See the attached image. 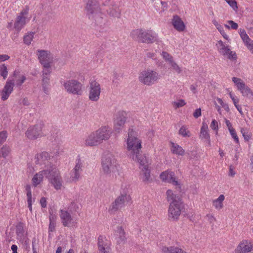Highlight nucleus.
Returning a JSON list of instances; mask_svg holds the SVG:
<instances>
[{
  "label": "nucleus",
  "instance_id": "ddd939ff",
  "mask_svg": "<svg viewBox=\"0 0 253 253\" xmlns=\"http://www.w3.org/2000/svg\"><path fill=\"white\" fill-rule=\"evenodd\" d=\"M42 128V124H36L31 126L25 132V135L29 139L35 140L43 135Z\"/></svg>",
  "mask_w": 253,
  "mask_h": 253
},
{
  "label": "nucleus",
  "instance_id": "bf43d9fd",
  "mask_svg": "<svg viewBox=\"0 0 253 253\" xmlns=\"http://www.w3.org/2000/svg\"><path fill=\"white\" fill-rule=\"evenodd\" d=\"M218 31L220 32V33L222 35V36L223 37L224 39L226 40H228L229 37L225 33L223 27L221 26L220 27L217 29Z\"/></svg>",
  "mask_w": 253,
  "mask_h": 253
},
{
  "label": "nucleus",
  "instance_id": "a211bd4d",
  "mask_svg": "<svg viewBox=\"0 0 253 253\" xmlns=\"http://www.w3.org/2000/svg\"><path fill=\"white\" fill-rule=\"evenodd\" d=\"M37 52L38 53L37 54L38 59L42 65H48V64L51 63L53 57L49 51L39 49L37 50Z\"/></svg>",
  "mask_w": 253,
  "mask_h": 253
},
{
  "label": "nucleus",
  "instance_id": "6e6552de",
  "mask_svg": "<svg viewBox=\"0 0 253 253\" xmlns=\"http://www.w3.org/2000/svg\"><path fill=\"white\" fill-rule=\"evenodd\" d=\"M66 91L69 93L80 95L82 94V84L74 79L60 82Z\"/></svg>",
  "mask_w": 253,
  "mask_h": 253
},
{
  "label": "nucleus",
  "instance_id": "39448f33",
  "mask_svg": "<svg viewBox=\"0 0 253 253\" xmlns=\"http://www.w3.org/2000/svg\"><path fill=\"white\" fill-rule=\"evenodd\" d=\"M167 196L168 201L170 202L168 211L169 217L172 220L177 219L181 213V200L173 193L171 190H167Z\"/></svg>",
  "mask_w": 253,
  "mask_h": 253
},
{
  "label": "nucleus",
  "instance_id": "ea45409f",
  "mask_svg": "<svg viewBox=\"0 0 253 253\" xmlns=\"http://www.w3.org/2000/svg\"><path fill=\"white\" fill-rule=\"evenodd\" d=\"M42 76L49 77L51 72V64H48V65H42Z\"/></svg>",
  "mask_w": 253,
  "mask_h": 253
},
{
  "label": "nucleus",
  "instance_id": "7c9ffc66",
  "mask_svg": "<svg viewBox=\"0 0 253 253\" xmlns=\"http://www.w3.org/2000/svg\"><path fill=\"white\" fill-rule=\"evenodd\" d=\"M171 152L177 155L183 156L184 154L185 150L177 144L171 142Z\"/></svg>",
  "mask_w": 253,
  "mask_h": 253
},
{
  "label": "nucleus",
  "instance_id": "13d9d810",
  "mask_svg": "<svg viewBox=\"0 0 253 253\" xmlns=\"http://www.w3.org/2000/svg\"><path fill=\"white\" fill-rule=\"evenodd\" d=\"M229 96L233 101L234 105L235 104H238L239 100L234 94H233L232 92H230Z\"/></svg>",
  "mask_w": 253,
  "mask_h": 253
},
{
  "label": "nucleus",
  "instance_id": "4468645a",
  "mask_svg": "<svg viewBox=\"0 0 253 253\" xmlns=\"http://www.w3.org/2000/svg\"><path fill=\"white\" fill-rule=\"evenodd\" d=\"M53 157L46 152H42L40 154H37L35 156V162L36 164L45 166V169H49L50 166H54L51 164V159Z\"/></svg>",
  "mask_w": 253,
  "mask_h": 253
},
{
  "label": "nucleus",
  "instance_id": "6e6d98bb",
  "mask_svg": "<svg viewBox=\"0 0 253 253\" xmlns=\"http://www.w3.org/2000/svg\"><path fill=\"white\" fill-rule=\"evenodd\" d=\"M29 7L28 6H26L25 8L20 12L18 16L25 17L24 16L28 15L29 13Z\"/></svg>",
  "mask_w": 253,
  "mask_h": 253
},
{
  "label": "nucleus",
  "instance_id": "a18cd8bd",
  "mask_svg": "<svg viewBox=\"0 0 253 253\" xmlns=\"http://www.w3.org/2000/svg\"><path fill=\"white\" fill-rule=\"evenodd\" d=\"M241 132L246 141H248L251 139V135L246 129L241 128Z\"/></svg>",
  "mask_w": 253,
  "mask_h": 253
},
{
  "label": "nucleus",
  "instance_id": "393cba45",
  "mask_svg": "<svg viewBox=\"0 0 253 253\" xmlns=\"http://www.w3.org/2000/svg\"><path fill=\"white\" fill-rule=\"evenodd\" d=\"M49 171V169H44L42 170L39 171L38 173L35 174L32 178V183L35 187L37 186L42 181L43 176L44 175L47 178V175Z\"/></svg>",
  "mask_w": 253,
  "mask_h": 253
},
{
  "label": "nucleus",
  "instance_id": "1a4fd4ad",
  "mask_svg": "<svg viewBox=\"0 0 253 253\" xmlns=\"http://www.w3.org/2000/svg\"><path fill=\"white\" fill-rule=\"evenodd\" d=\"M47 178L56 190L60 189L62 185V178L55 166H50Z\"/></svg>",
  "mask_w": 253,
  "mask_h": 253
},
{
  "label": "nucleus",
  "instance_id": "f3484780",
  "mask_svg": "<svg viewBox=\"0 0 253 253\" xmlns=\"http://www.w3.org/2000/svg\"><path fill=\"white\" fill-rule=\"evenodd\" d=\"M59 212L61 223L64 227H70L75 225L76 222L74 221L72 213L69 212L66 209H61Z\"/></svg>",
  "mask_w": 253,
  "mask_h": 253
},
{
  "label": "nucleus",
  "instance_id": "473e14b6",
  "mask_svg": "<svg viewBox=\"0 0 253 253\" xmlns=\"http://www.w3.org/2000/svg\"><path fill=\"white\" fill-rule=\"evenodd\" d=\"M108 14L110 16L119 18L121 16V10L117 6L112 7L107 10Z\"/></svg>",
  "mask_w": 253,
  "mask_h": 253
},
{
  "label": "nucleus",
  "instance_id": "a878e982",
  "mask_svg": "<svg viewBox=\"0 0 253 253\" xmlns=\"http://www.w3.org/2000/svg\"><path fill=\"white\" fill-rule=\"evenodd\" d=\"M111 242L106 239V237L100 235L98 238L97 245L99 251L109 250L111 249Z\"/></svg>",
  "mask_w": 253,
  "mask_h": 253
},
{
  "label": "nucleus",
  "instance_id": "3c124183",
  "mask_svg": "<svg viewBox=\"0 0 253 253\" xmlns=\"http://www.w3.org/2000/svg\"><path fill=\"white\" fill-rule=\"evenodd\" d=\"M42 85L49 86L50 78L49 77L42 76Z\"/></svg>",
  "mask_w": 253,
  "mask_h": 253
},
{
  "label": "nucleus",
  "instance_id": "9b49d317",
  "mask_svg": "<svg viewBox=\"0 0 253 253\" xmlns=\"http://www.w3.org/2000/svg\"><path fill=\"white\" fill-rule=\"evenodd\" d=\"M232 80L243 96L250 99L253 100V91L241 79L237 77H233Z\"/></svg>",
  "mask_w": 253,
  "mask_h": 253
},
{
  "label": "nucleus",
  "instance_id": "c85d7f7f",
  "mask_svg": "<svg viewBox=\"0 0 253 253\" xmlns=\"http://www.w3.org/2000/svg\"><path fill=\"white\" fill-rule=\"evenodd\" d=\"M26 17L17 16L14 24V28L17 31H20L24 27L26 24Z\"/></svg>",
  "mask_w": 253,
  "mask_h": 253
},
{
  "label": "nucleus",
  "instance_id": "412c9836",
  "mask_svg": "<svg viewBox=\"0 0 253 253\" xmlns=\"http://www.w3.org/2000/svg\"><path fill=\"white\" fill-rule=\"evenodd\" d=\"M140 165V169L143 171L142 178L144 182H148L150 178V171L148 169V162L146 158H142L140 160L136 161Z\"/></svg>",
  "mask_w": 253,
  "mask_h": 253
},
{
  "label": "nucleus",
  "instance_id": "f257e3e1",
  "mask_svg": "<svg viewBox=\"0 0 253 253\" xmlns=\"http://www.w3.org/2000/svg\"><path fill=\"white\" fill-rule=\"evenodd\" d=\"M141 141L134 135V131L132 129H129L128 138L127 139V149L129 156L134 161L140 160L142 158L141 152Z\"/></svg>",
  "mask_w": 253,
  "mask_h": 253
},
{
  "label": "nucleus",
  "instance_id": "5701e85b",
  "mask_svg": "<svg viewBox=\"0 0 253 253\" xmlns=\"http://www.w3.org/2000/svg\"><path fill=\"white\" fill-rule=\"evenodd\" d=\"M160 178L165 182L172 183L173 185H178L179 183L174 177V173L172 171L166 170L160 174Z\"/></svg>",
  "mask_w": 253,
  "mask_h": 253
},
{
  "label": "nucleus",
  "instance_id": "e433bc0d",
  "mask_svg": "<svg viewBox=\"0 0 253 253\" xmlns=\"http://www.w3.org/2000/svg\"><path fill=\"white\" fill-rule=\"evenodd\" d=\"M16 233L17 235L20 238L24 237V224L21 223H18L16 226Z\"/></svg>",
  "mask_w": 253,
  "mask_h": 253
},
{
  "label": "nucleus",
  "instance_id": "de8ad7c7",
  "mask_svg": "<svg viewBox=\"0 0 253 253\" xmlns=\"http://www.w3.org/2000/svg\"><path fill=\"white\" fill-rule=\"evenodd\" d=\"M229 131L230 132L231 135L232 136V137L234 139L235 141L237 143H238L239 142V138L238 137L235 129L234 128H233L232 129H229Z\"/></svg>",
  "mask_w": 253,
  "mask_h": 253
},
{
  "label": "nucleus",
  "instance_id": "49530a36",
  "mask_svg": "<svg viewBox=\"0 0 253 253\" xmlns=\"http://www.w3.org/2000/svg\"><path fill=\"white\" fill-rule=\"evenodd\" d=\"M7 137V132L5 130L0 132V146L3 143Z\"/></svg>",
  "mask_w": 253,
  "mask_h": 253
},
{
  "label": "nucleus",
  "instance_id": "cd10ccee",
  "mask_svg": "<svg viewBox=\"0 0 253 253\" xmlns=\"http://www.w3.org/2000/svg\"><path fill=\"white\" fill-rule=\"evenodd\" d=\"M172 23L174 28L178 31H183L185 29V25L183 22L177 15L173 16Z\"/></svg>",
  "mask_w": 253,
  "mask_h": 253
},
{
  "label": "nucleus",
  "instance_id": "603ef678",
  "mask_svg": "<svg viewBox=\"0 0 253 253\" xmlns=\"http://www.w3.org/2000/svg\"><path fill=\"white\" fill-rule=\"evenodd\" d=\"M26 79V78L25 76H24V75L21 76V77H20V79H18L16 81V85L17 86H21L23 84V83L25 82Z\"/></svg>",
  "mask_w": 253,
  "mask_h": 253
},
{
  "label": "nucleus",
  "instance_id": "7ed1b4c3",
  "mask_svg": "<svg viewBox=\"0 0 253 253\" xmlns=\"http://www.w3.org/2000/svg\"><path fill=\"white\" fill-rule=\"evenodd\" d=\"M131 37L139 42L152 43L157 42L158 36L157 33L151 30L137 29L132 31Z\"/></svg>",
  "mask_w": 253,
  "mask_h": 253
},
{
  "label": "nucleus",
  "instance_id": "6ab92c4d",
  "mask_svg": "<svg viewBox=\"0 0 253 253\" xmlns=\"http://www.w3.org/2000/svg\"><path fill=\"white\" fill-rule=\"evenodd\" d=\"M126 121V113L124 112H118L114 120V131L116 132L119 133L122 129Z\"/></svg>",
  "mask_w": 253,
  "mask_h": 253
},
{
  "label": "nucleus",
  "instance_id": "680f3d73",
  "mask_svg": "<svg viewBox=\"0 0 253 253\" xmlns=\"http://www.w3.org/2000/svg\"><path fill=\"white\" fill-rule=\"evenodd\" d=\"M40 204L42 208H45L47 206L46 199L45 197H42L40 199Z\"/></svg>",
  "mask_w": 253,
  "mask_h": 253
},
{
  "label": "nucleus",
  "instance_id": "e2e57ef3",
  "mask_svg": "<svg viewBox=\"0 0 253 253\" xmlns=\"http://www.w3.org/2000/svg\"><path fill=\"white\" fill-rule=\"evenodd\" d=\"M211 127L213 130H217L218 129L217 122L215 120H213L211 124Z\"/></svg>",
  "mask_w": 253,
  "mask_h": 253
},
{
  "label": "nucleus",
  "instance_id": "0e129e2a",
  "mask_svg": "<svg viewBox=\"0 0 253 253\" xmlns=\"http://www.w3.org/2000/svg\"><path fill=\"white\" fill-rule=\"evenodd\" d=\"M201 116V108H198L195 110L193 113V116L195 118H198Z\"/></svg>",
  "mask_w": 253,
  "mask_h": 253
},
{
  "label": "nucleus",
  "instance_id": "72a5a7b5",
  "mask_svg": "<svg viewBox=\"0 0 253 253\" xmlns=\"http://www.w3.org/2000/svg\"><path fill=\"white\" fill-rule=\"evenodd\" d=\"M225 199L223 195H220L218 198L213 201V205L217 210H220L223 208V201Z\"/></svg>",
  "mask_w": 253,
  "mask_h": 253
},
{
  "label": "nucleus",
  "instance_id": "8fccbe9b",
  "mask_svg": "<svg viewBox=\"0 0 253 253\" xmlns=\"http://www.w3.org/2000/svg\"><path fill=\"white\" fill-rule=\"evenodd\" d=\"M228 4L234 10H236L238 9L237 2L235 0H225Z\"/></svg>",
  "mask_w": 253,
  "mask_h": 253
},
{
  "label": "nucleus",
  "instance_id": "09e8293b",
  "mask_svg": "<svg viewBox=\"0 0 253 253\" xmlns=\"http://www.w3.org/2000/svg\"><path fill=\"white\" fill-rule=\"evenodd\" d=\"M239 34L243 42H244L245 40H248V38H249L248 35L247 34L246 31L244 29H240Z\"/></svg>",
  "mask_w": 253,
  "mask_h": 253
},
{
  "label": "nucleus",
  "instance_id": "69168bd1",
  "mask_svg": "<svg viewBox=\"0 0 253 253\" xmlns=\"http://www.w3.org/2000/svg\"><path fill=\"white\" fill-rule=\"evenodd\" d=\"M186 104L185 101L183 99L179 100L178 102H175V106L177 107H182Z\"/></svg>",
  "mask_w": 253,
  "mask_h": 253
},
{
  "label": "nucleus",
  "instance_id": "4d7b16f0",
  "mask_svg": "<svg viewBox=\"0 0 253 253\" xmlns=\"http://www.w3.org/2000/svg\"><path fill=\"white\" fill-rule=\"evenodd\" d=\"M56 222H49L48 226V232L50 234L51 232H53L55 230Z\"/></svg>",
  "mask_w": 253,
  "mask_h": 253
},
{
  "label": "nucleus",
  "instance_id": "9d476101",
  "mask_svg": "<svg viewBox=\"0 0 253 253\" xmlns=\"http://www.w3.org/2000/svg\"><path fill=\"white\" fill-rule=\"evenodd\" d=\"M114 156L111 153L104 154L102 158V167L104 173H110L113 171L117 166Z\"/></svg>",
  "mask_w": 253,
  "mask_h": 253
},
{
  "label": "nucleus",
  "instance_id": "2eb2a0df",
  "mask_svg": "<svg viewBox=\"0 0 253 253\" xmlns=\"http://www.w3.org/2000/svg\"><path fill=\"white\" fill-rule=\"evenodd\" d=\"M75 166L71 172V180L73 182L78 181L81 177L83 171L84 162L79 156H78L75 161Z\"/></svg>",
  "mask_w": 253,
  "mask_h": 253
},
{
  "label": "nucleus",
  "instance_id": "f03ea898",
  "mask_svg": "<svg viewBox=\"0 0 253 253\" xmlns=\"http://www.w3.org/2000/svg\"><path fill=\"white\" fill-rule=\"evenodd\" d=\"M86 2L85 8L89 18L94 19L97 25L102 27L104 24L106 20L105 16L101 11L100 5L97 0H85Z\"/></svg>",
  "mask_w": 253,
  "mask_h": 253
},
{
  "label": "nucleus",
  "instance_id": "423d86ee",
  "mask_svg": "<svg viewBox=\"0 0 253 253\" xmlns=\"http://www.w3.org/2000/svg\"><path fill=\"white\" fill-rule=\"evenodd\" d=\"M161 78L160 75L153 70L143 71L139 76V80L142 84L151 86L158 82Z\"/></svg>",
  "mask_w": 253,
  "mask_h": 253
},
{
  "label": "nucleus",
  "instance_id": "a19ab883",
  "mask_svg": "<svg viewBox=\"0 0 253 253\" xmlns=\"http://www.w3.org/2000/svg\"><path fill=\"white\" fill-rule=\"evenodd\" d=\"M0 75L4 80L6 79L8 75V70L6 66L2 64L0 65Z\"/></svg>",
  "mask_w": 253,
  "mask_h": 253
},
{
  "label": "nucleus",
  "instance_id": "4be33fe9",
  "mask_svg": "<svg viewBox=\"0 0 253 253\" xmlns=\"http://www.w3.org/2000/svg\"><path fill=\"white\" fill-rule=\"evenodd\" d=\"M95 132L101 143L103 140H108L112 133L111 129L106 126L100 127Z\"/></svg>",
  "mask_w": 253,
  "mask_h": 253
},
{
  "label": "nucleus",
  "instance_id": "4c0bfd02",
  "mask_svg": "<svg viewBox=\"0 0 253 253\" xmlns=\"http://www.w3.org/2000/svg\"><path fill=\"white\" fill-rule=\"evenodd\" d=\"M10 149L7 145H3L0 149V158L5 159L10 153Z\"/></svg>",
  "mask_w": 253,
  "mask_h": 253
},
{
  "label": "nucleus",
  "instance_id": "c756f323",
  "mask_svg": "<svg viewBox=\"0 0 253 253\" xmlns=\"http://www.w3.org/2000/svg\"><path fill=\"white\" fill-rule=\"evenodd\" d=\"M208 126L205 123H203L202 126L201 128L200 137L202 139H205L208 141L209 144H211L210 137L208 133Z\"/></svg>",
  "mask_w": 253,
  "mask_h": 253
},
{
  "label": "nucleus",
  "instance_id": "79ce46f5",
  "mask_svg": "<svg viewBox=\"0 0 253 253\" xmlns=\"http://www.w3.org/2000/svg\"><path fill=\"white\" fill-rule=\"evenodd\" d=\"M179 134L184 137H189L190 136V131L184 126H183L179 130Z\"/></svg>",
  "mask_w": 253,
  "mask_h": 253
},
{
  "label": "nucleus",
  "instance_id": "0eeeda50",
  "mask_svg": "<svg viewBox=\"0 0 253 253\" xmlns=\"http://www.w3.org/2000/svg\"><path fill=\"white\" fill-rule=\"evenodd\" d=\"M131 203V199L129 195L121 194L111 204L109 209V212L113 213L121 209L128 204Z\"/></svg>",
  "mask_w": 253,
  "mask_h": 253
},
{
  "label": "nucleus",
  "instance_id": "c03bdc74",
  "mask_svg": "<svg viewBox=\"0 0 253 253\" xmlns=\"http://www.w3.org/2000/svg\"><path fill=\"white\" fill-rule=\"evenodd\" d=\"M170 66V68L174 70L177 73L180 74L182 70L181 68L177 64V63L173 60L169 64Z\"/></svg>",
  "mask_w": 253,
  "mask_h": 253
},
{
  "label": "nucleus",
  "instance_id": "864d4df0",
  "mask_svg": "<svg viewBox=\"0 0 253 253\" xmlns=\"http://www.w3.org/2000/svg\"><path fill=\"white\" fill-rule=\"evenodd\" d=\"M25 190L26 191V195L27 197V199L32 198V191L31 189V186L29 184H27L25 186Z\"/></svg>",
  "mask_w": 253,
  "mask_h": 253
},
{
  "label": "nucleus",
  "instance_id": "f704fd0d",
  "mask_svg": "<svg viewBox=\"0 0 253 253\" xmlns=\"http://www.w3.org/2000/svg\"><path fill=\"white\" fill-rule=\"evenodd\" d=\"M253 248L251 245H249L246 243H242L240 244L238 247L237 250H239V253H244L246 252H250L252 250Z\"/></svg>",
  "mask_w": 253,
  "mask_h": 253
},
{
  "label": "nucleus",
  "instance_id": "5fc2aeb1",
  "mask_svg": "<svg viewBox=\"0 0 253 253\" xmlns=\"http://www.w3.org/2000/svg\"><path fill=\"white\" fill-rule=\"evenodd\" d=\"M245 45L248 47V49L253 46V41L250 38L248 40L243 42Z\"/></svg>",
  "mask_w": 253,
  "mask_h": 253
},
{
  "label": "nucleus",
  "instance_id": "aec40b11",
  "mask_svg": "<svg viewBox=\"0 0 253 253\" xmlns=\"http://www.w3.org/2000/svg\"><path fill=\"white\" fill-rule=\"evenodd\" d=\"M14 86V80L8 79L1 91V99L3 101L7 100L12 93Z\"/></svg>",
  "mask_w": 253,
  "mask_h": 253
},
{
  "label": "nucleus",
  "instance_id": "052dcab7",
  "mask_svg": "<svg viewBox=\"0 0 253 253\" xmlns=\"http://www.w3.org/2000/svg\"><path fill=\"white\" fill-rule=\"evenodd\" d=\"M228 23L230 25L231 28L234 30H236L238 28V25L237 23L234 22L232 20H229Z\"/></svg>",
  "mask_w": 253,
  "mask_h": 253
},
{
  "label": "nucleus",
  "instance_id": "37998d69",
  "mask_svg": "<svg viewBox=\"0 0 253 253\" xmlns=\"http://www.w3.org/2000/svg\"><path fill=\"white\" fill-rule=\"evenodd\" d=\"M161 55L162 56L165 61L168 62L169 64L174 60L173 57L166 51H163L161 53Z\"/></svg>",
  "mask_w": 253,
  "mask_h": 253
},
{
  "label": "nucleus",
  "instance_id": "b1692460",
  "mask_svg": "<svg viewBox=\"0 0 253 253\" xmlns=\"http://www.w3.org/2000/svg\"><path fill=\"white\" fill-rule=\"evenodd\" d=\"M84 144L87 146H95L101 143L95 131L90 133L86 138Z\"/></svg>",
  "mask_w": 253,
  "mask_h": 253
},
{
  "label": "nucleus",
  "instance_id": "774afa93",
  "mask_svg": "<svg viewBox=\"0 0 253 253\" xmlns=\"http://www.w3.org/2000/svg\"><path fill=\"white\" fill-rule=\"evenodd\" d=\"M49 222H56V215H55L53 214L50 213V215L49 216Z\"/></svg>",
  "mask_w": 253,
  "mask_h": 253
},
{
  "label": "nucleus",
  "instance_id": "338daca9",
  "mask_svg": "<svg viewBox=\"0 0 253 253\" xmlns=\"http://www.w3.org/2000/svg\"><path fill=\"white\" fill-rule=\"evenodd\" d=\"M9 59V56L6 54L0 55V62L4 61Z\"/></svg>",
  "mask_w": 253,
  "mask_h": 253
},
{
  "label": "nucleus",
  "instance_id": "bb28decb",
  "mask_svg": "<svg viewBox=\"0 0 253 253\" xmlns=\"http://www.w3.org/2000/svg\"><path fill=\"white\" fill-rule=\"evenodd\" d=\"M115 240L118 245L124 244L126 242L125 232L122 227H118L115 232Z\"/></svg>",
  "mask_w": 253,
  "mask_h": 253
},
{
  "label": "nucleus",
  "instance_id": "20e7f679",
  "mask_svg": "<svg viewBox=\"0 0 253 253\" xmlns=\"http://www.w3.org/2000/svg\"><path fill=\"white\" fill-rule=\"evenodd\" d=\"M167 196L168 201L170 202L168 211L169 217L172 220L177 219L181 213V200L173 193L171 190H167Z\"/></svg>",
  "mask_w": 253,
  "mask_h": 253
},
{
  "label": "nucleus",
  "instance_id": "f8f14e48",
  "mask_svg": "<svg viewBox=\"0 0 253 253\" xmlns=\"http://www.w3.org/2000/svg\"><path fill=\"white\" fill-rule=\"evenodd\" d=\"M219 53L227 56L230 60H235L237 59V55L235 51H231L228 45L225 44L221 40L218 41L216 44Z\"/></svg>",
  "mask_w": 253,
  "mask_h": 253
},
{
  "label": "nucleus",
  "instance_id": "58836bf2",
  "mask_svg": "<svg viewBox=\"0 0 253 253\" xmlns=\"http://www.w3.org/2000/svg\"><path fill=\"white\" fill-rule=\"evenodd\" d=\"M79 208L80 207L75 202H72L66 210L73 214L75 212H78V210Z\"/></svg>",
  "mask_w": 253,
  "mask_h": 253
},
{
  "label": "nucleus",
  "instance_id": "2f4dec72",
  "mask_svg": "<svg viewBox=\"0 0 253 253\" xmlns=\"http://www.w3.org/2000/svg\"><path fill=\"white\" fill-rule=\"evenodd\" d=\"M162 252L163 253H187L181 249L175 247H163Z\"/></svg>",
  "mask_w": 253,
  "mask_h": 253
},
{
  "label": "nucleus",
  "instance_id": "dca6fc26",
  "mask_svg": "<svg viewBox=\"0 0 253 253\" xmlns=\"http://www.w3.org/2000/svg\"><path fill=\"white\" fill-rule=\"evenodd\" d=\"M101 87L99 84L95 81L89 83L88 98L92 101H97L99 99Z\"/></svg>",
  "mask_w": 253,
  "mask_h": 253
},
{
  "label": "nucleus",
  "instance_id": "c9c22d12",
  "mask_svg": "<svg viewBox=\"0 0 253 253\" xmlns=\"http://www.w3.org/2000/svg\"><path fill=\"white\" fill-rule=\"evenodd\" d=\"M34 32H30L24 35L23 37L24 43L27 45H30L34 38Z\"/></svg>",
  "mask_w": 253,
  "mask_h": 253
}]
</instances>
